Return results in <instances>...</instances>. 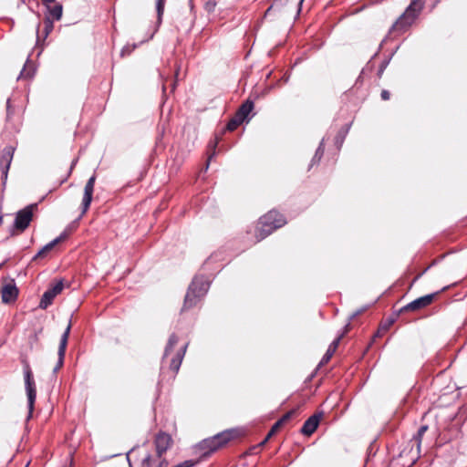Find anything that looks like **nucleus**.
<instances>
[{
	"mask_svg": "<svg viewBox=\"0 0 467 467\" xmlns=\"http://www.w3.org/2000/svg\"><path fill=\"white\" fill-rule=\"evenodd\" d=\"M210 288V281L204 275H196L190 284L183 301L182 312L196 306Z\"/></svg>",
	"mask_w": 467,
	"mask_h": 467,
	"instance_id": "f257e3e1",
	"label": "nucleus"
},
{
	"mask_svg": "<svg viewBox=\"0 0 467 467\" xmlns=\"http://www.w3.org/2000/svg\"><path fill=\"white\" fill-rule=\"evenodd\" d=\"M23 364V373L25 379V389L27 396V408L28 415L26 420H29L32 417L35 402L36 399V387L34 379L33 371L26 358L21 360Z\"/></svg>",
	"mask_w": 467,
	"mask_h": 467,
	"instance_id": "f03ea898",
	"label": "nucleus"
},
{
	"mask_svg": "<svg viewBox=\"0 0 467 467\" xmlns=\"http://www.w3.org/2000/svg\"><path fill=\"white\" fill-rule=\"evenodd\" d=\"M234 439V429H228L222 431L210 439L203 440L200 446L206 451L203 452L202 456L206 457L213 451H216L220 447L223 446L226 442Z\"/></svg>",
	"mask_w": 467,
	"mask_h": 467,
	"instance_id": "7ed1b4c3",
	"label": "nucleus"
},
{
	"mask_svg": "<svg viewBox=\"0 0 467 467\" xmlns=\"http://www.w3.org/2000/svg\"><path fill=\"white\" fill-rule=\"evenodd\" d=\"M226 130L234 131V119H229L225 128L222 129L221 132H216L215 135H214V139L210 140V142L208 143V146H207V161H206V163H205V167L201 171V172L202 171H206L208 170L210 162H211V160L216 154L217 145H218L219 141L222 140V136L223 135V133Z\"/></svg>",
	"mask_w": 467,
	"mask_h": 467,
	"instance_id": "20e7f679",
	"label": "nucleus"
},
{
	"mask_svg": "<svg viewBox=\"0 0 467 467\" xmlns=\"http://www.w3.org/2000/svg\"><path fill=\"white\" fill-rule=\"evenodd\" d=\"M36 204H30L16 213L13 228L19 232H24L30 224L33 218V209Z\"/></svg>",
	"mask_w": 467,
	"mask_h": 467,
	"instance_id": "39448f33",
	"label": "nucleus"
},
{
	"mask_svg": "<svg viewBox=\"0 0 467 467\" xmlns=\"http://www.w3.org/2000/svg\"><path fill=\"white\" fill-rule=\"evenodd\" d=\"M39 29H40V23L37 24L36 28V47H40V50L37 53V57H39L41 55L43 48H44V45H45L44 42L54 29V23L49 16H46L44 17V30H43L42 36L39 34Z\"/></svg>",
	"mask_w": 467,
	"mask_h": 467,
	"instance_id": "423d86ee",
	"label": "nucleus"
},
{
	"mask_svg": "<svg viewBox=\"0 0 467 467\" xmlns=\"http://www.w3.org/2000/svg\"><path fill=\"white\" fill-rule=\"evenodd\" d=\"M64 284L62 280L57 281L54 285L49 287L43 295L39 302V308L47 309L52 305L54 298L62 292Z\"/></svg>",
	"mask_w": 467,
	"mask_h": 467,
	"instance_id": "0eeeda50",
	"label": "nucleus"
},
{
	"mask_svg": "<svg viewBox=\"0 0 467 467\" xmlns=\"http://www.w3.org/2000/svg\"><path fill=\"white\" fill-rule=\"evenodd\" d=\"M71 327H72V323H71V319H70L67 327H66V329L60 338L58 351H57L58 359H57L56 367L53 369L54 373H57L62 368V366L64 364V358H65V354H66V349H67V340H68V337L70 334Z\"/></svg>",
	"mask_w": 467,
	"mask_h": 467,
	"instance_id": "6e6552de",
	"label": "nucleus"
},
{
	"mask_svg": "<svg viewBox=\"0 0 467 467\" xmlns=\"http://www.w3.org/2000/svg\"><path fill=\"white\" fill-rule=\"evenodd\" d=\"M15 148L13 146H6L2 150L0 155V169L2 171V180L5 184L7 179L8 171L13 160Z\"/></svg>",
	"mask_w": 467,
	"mask_h": 467,
	"instance_id": "1a4fd4ad",
	"label": "nucleus"
},
{
	"mask_svg": "<svg viewBox=\"0 0 467 467\" xmlns=\"http://www.w3.org/2000/svg\"><path fill=\"white\" fill-rule=\"evenodd\" d=\"M96 182V175L93 174L86 182V185L84 187V194L81 203V215L85 214L92 202L93 199V192H94V186Z\"/></svg>",
	"mask_w": 467,
	"mask_h": 467,
	"instance_id": "9d476101",
	"label": "nucleus"
},
{
	"mask_svg": "<svg viewBox=\"0 0 467 467\" xmlns=\"http://www.w3.org/2000/svg\"><path fill=\"white\" fill-rule=\"evenodd\" d=\"M285 223V221L281 214L275 211H270L260 218L259 224H262L263 227L270 226L273 227V229H276L284 225Z\"/></svg>",
	"mask_w": 467,
	"mask_h": 467,
	"instance_id": "9b49d317",
	"label": "nucleus"
},
{
	"mask_svg": "<svg viewBox=\"0 0 467 467\" xmlns=\"http://www.w3.org/2000/svg\"><path fill=\"white\" fill-rule=\"evenodd\" d=\"M172 443L171 437L165 432H159L154 440L156 455H160L163 457V454L167 451V450L171 447Z\"/></svg>",
	"mask_w": 467,
	"mask_h": 467,
	"instance_id": "f8f14e48",
	"label": "nucleus"
},
{
	"mask_svg": "<svg viewBox=\"0 0 467 467\" xmlns=\"http://www.w3.org/2000/svg\"><path fill=\"white\" fill-rule=\"evenodd\" d=\"M422 7L423 3L420 0H413L411 4L409 5V7L406 9L402 17H400L399 23L410 24L415 19L420 11L422 9Z\"/></svg>",
	"mask_w": 467,
	"mask_h": 467,
	"instance_id": "ddd939ff",
	"label": "nucleus"
},
{
	"mask_svg": "<svg viewBox=\"0 0 467 467\" xmlns=\"http://www.w3.org/2000/svg\"><path fill=\"white\" fill-rule=\"evenodd\" d=\"M324 413L322 411L314 414L309 417L305 422L301 429V432L304 435L310 436L318 427L320 420H322Z\"/></svg>",
	"mask_w": 467,
	"mask_h": 467,
	"instance_id": "4468645a",
	"label": "nucleus"
},
{
	"mask_svg": "<svg viewBox=\"0 0 467 467\" xmlns=\"http://www.w3.org/2000/svg\"><path fill=\"white\" fill-rule=\"evenodd\" d=\"M434 295H427L422 297H420L411 303L408 304L404 307H402L399 314L404 312V311H415L419 310L422 307H425L426 306L430 305L433 300Z\"/></svg>",
	"mask_w": 467,
	"mask_h": 467,
	"instance_id": "2eb2a0df",
	"label": "nucleus"
},
{
	"mask_svg": "<svg viewBox=\"0 0 467 467\" xmlns=\"http://www.w3.org/2000/svg\"><path fill=\"white\" fill-rule=\"evenodd\" d=\"M18 296V289L14 283V280L11 283L5 285L2 288V301L5 304L12 303L16 301Z\"/></svg>",
	"mask_w": 467,
	"mask_h": 467,
	"instance_id": "dca6fc26",
	"label": "nucleus"
},
{
	"mask_svg": "<svg viewBox=\"0 0 467 467\" xmlns=\"http://www.w3.org/2000/svg\"><path fill=\"white\" fill-rule=\"evenodd\" d=\"M168 461L156 454H148L141 462L140 467H167Z\"/></svg>",
	"mask_w": 467,
	"mask_h": 467,
	"instance_id": "f3484780",
	"label": "nucleus"
},
{
	"mask_svg": "<svg viewBox=\"0 0 467 467\" xmlns=\"http://www.w3.org/2000/svg\"><path fill=\"white\" fill-rule=\"evenodd\" d=\"M67 238V233L64 231L59 236L44 245L38 253L33 257V260L44 257L48 252H50L57 244L63 242Z\"/></svg>",
	"mask_w": 467,
	"mask_h": 467,
	"instance_id": "a211bd4d",
	"label": "nucleus"
},
{
	"mask_svg": "<svg viewBox=\"0 0 467 467\" xmlns=\"http://www.w3.org/2000/svg\"><path fill=\"white\" fill-rule=\"evenodd\" d=\"M188 344H185L183 347H182L175 356L171 358L170 363V368L174 372L177 373L180 369V367L182 365L183 357L185 355L186 349H187Z\"/></svg>",
	"mask_w": 467,
	"mask_h": 467,
	"instance_id": "6ab92c4d",
	"label": "nucleus"
},
{
	"mask_svg": "<svg viewBox=\"0 0 467 467\" xmlns=\"http://www.w3.org/2000/svg\"><path fill=\"white\" fill-rule=\"evenodd\" d=\"M30 57H31V54L28 55L26 64L24 65V67L22 68V70L18 76V78L30 79L34 77V75L36 73V67L32 63Z\"/></svg>",
	"mask_w": 467,
	"mask_h": 467,
	"instance_id": "aec40b11",
	"label": "nucleus"
},
{
	"mask_svg": "<svg viewBox=\"0 0 467 467\" xmlns=\"http://www.w3.org/2000/svg\"><path fill=\"white\" fill-rule=\"evenodd\" d=\"M399 315L400 314L398 313L394 317H390L386 321L380 323L378 331L373 337V340L375 339V337H381L385 332H387L389 328L394 324V322L396 321V317Z\"/></svg>",
	"mask_w": 467,
	"mask_h": 467,
	"instance_id": "412c9836",
	"label": "nucleus"
},
{
	"mask_svg": "<svg viewBox=\"0 0 467 467\" xmlns=\"http://www.w3.org/2000/svg\"><path fill=\"white\" fill-rule=\"evenodd\" d=\"M49 15L54 20H60L63 16V5L61 3H56L54 6L47 5Z\"/></svg>",
	"mask_w": 467,
	"mask_h": 467,
	"instance_id": "4be33fe9",
	"label": "nucleus"
},
{
	"mask_svg": "<svg viewBox=\"0 0 467 467\" xmlns=\"http://www.w3.org/2000/svg\"><path fill=\"white\" fill-rule=\"evenodd\" d=\"M166 0H156V13H157V20H156V31L159 29L162 23V17L164 14Z\"/></svg>",
	"mask_w": 467,
	"mask_h": 467,
	"instance_id": "5701e85b",
	"label": "nucleus"
},
{
	"mask_svg": "<svg viewBox=\"0 0 467 467\" xmlns=\"http://www.w3.org/2000/svg\"><path fill=\"white\" fill-rule=\"evenodd\" d=\"M254 109V102L251 99H247L243 105L240 107L237 113H235V117H248L251 111Z\"/></svg>",
	"mask_w": 467,
	"mask_h": 467,
	"instance_id": "b1692460",
	"label": "nucleus"
},
{
	"mask_svg": "<svg viewBox=\"0 0 467 467\" xmlns=\"http://www.w3.org/2000/svg\"><path fill=\"white\" fill-rule=\"evenodd\" d=\"M179 337L176 334H171L168 339V343L165 347L162 360H164L171 353L174 346L178 343Z\"/></svg>",
	"mask_w": 467,
	"mask_h": 467,
	"instance_id": "393cba45",
	"label": "nucleus"
},
{
	"mask_svg": "<svg viewBox=\"0 0 467 467\" xmlns=\"http://www.w3.org/2000/svg\"><path fill=\"white\" fill-rule=\"evenodd\" d=\"M428 430V426L427 425H424V426H421L417 433V436L415 437L416 441H417V451H418V453L420 452V445H421V440H422V435L425 433V431Z\"/></svg>",
	"mask_w": 467,
	"mask_h": 467,
	"instance_id": "a878e982",
	"label": "nucleus"
},
{
	"mask_svg": "<svg viewBox=\"0 0 467 467\" xmlns=\"http://www.w3.org/2000/svg\"><path fill=\"white\" fill-rule=\"evenodd\" d=\"M273 227H263L262 224H260V227L258 228V231H259V235L258 237L260 239H264L265 236H267L268 234H270L273 231Z\"/></svg>",
	"mask_w": 467,
	"mask_h": 467,
	"instance_id": "bb28decb",
	"label": "nucleus"
},
{
	"mask_svg": "<svg viewBox=\"0 0 467 467\" xmlns=\"http://www.w3.org/2000/svg\"><path fill=\"white\" fill-rule=\"evenodd\" d=\"M215 6H216V1L215 0H208L204 4V9L208 13L214 12Z\"/></svg>",
	"mask_w": 467,
	"mask_h": 467,
	"instance_id": "cd10ccee",
	"label": "nucleus"
},
{
	"mask_svg": "<svg viewBox=\"0 0 467 467\" xmlns=\"http://www.w3.org/2000/svg\"><path fill=\"white\" fill-rule=\"evenodd\" d=\"M198 463V461L187 460L172 467H194Z\"/></svg>",
	"mask_w": 467,
	"mask_h": 467,
	"instance_id": "c85d7f7f",
	"label": "nucleus"
},
{
	"mask_svg": "<svg viewBox=\"0 0 467 467\" xmlns=\"http://www.w3.org/2000/svg\"><path fill=\"white\" fill-rule=\"evenodd\" d=\"M296 410H292L286 412L277 422H280V425L283 426L287 420L291 419V417L295 414Z\"/></svg>",
	"mask_w": 467,
	"mask_h": 467,
	"instance_id": "c756f323",
	"label": "nucleus"
},
{
	"mask_svg": "<svg viewBox=\"0 0 467 467\" xmlns=\"http://www.w3.org/2000/svg\"><path fill=\"white\" fill-rule=\"evenodd\" d=\"M282 426L280 425V422H275L270 431L268 432V434L266 435V440H269L273 435H275L278 431L279 429L281 428Z\"/></svg>",
	"mask_w": 467,
	"mask_h": 467,
	"instance_id": "7c9ffc66",
	"label": "nucleus"
},
{
	"mask_svg": "<svg viewBox=\"0 0 467 467\" xmlns=\"http://www.w3.org/2000/svg\"><path fill=\"white\" fill-rule=\"evenodd\" d=\"M344 337V334H341L331 345H330V348H332L333 350L336 351V349L338 347V344L340 342V340Z\"/></svg>",
	"mask_w": 467,
	"mask_h": 467,
	"instance_id": "2f4dec72",
	"label": "nucleus"
},
{
	"mask_svg": "<svg viewBox=\"0 0 467 467\" xmlns=\"http://www.w3.org/2000/svg\"><path fill=\"white\" fill-rule=\"evenodd\" d=\"M334 352H335V350H333L332 348H329L323 358V362H327L333 356Z\"/></svg>",
	"mask_w": 467,
	"mask_h": 467,
	"instance_id": "473e14b6",
	"label": "nucleus"
},
{
	"mask_svg": "<svg viewBox=\"0 0 467 467\" xmlns=\"http://www.w3.org/2000/svg\"><path fill=\"white\" fill-rule=\"evenodd\" d=\"M135 47H136L135 45L133 46V47H132V48H130V47H124L121 49V51H120V56H121V57H124V56H126V55L130 54V53L132 51V49H134V48H135Z\"/></svg>",
	"mask_w": 467,
	"mask_h": 467,
	"instance_id": "72a5a7b5",
	"label": "nucleus"
},
{
	"mask_svg": "<svg viewBox=\"0 0 467 467\" xmlns=\"http://www.w3.org/2000/svg\"><path fill=\"white\" fill-rule=\"evenodd\" d=\"M380 97L383 100H389L390 98V93L388 90L383 89L380 93Z\"/></svg>",
	"mask_w": 467,
	"mask_h": 467,
	"instance_id": "f704fd0d",
	"label": "nucleus"
},
{
	"mask_svg": "<svg viewBox=\"0 0 467 467\" xmlns=\"http://www.w3.org/2000/svg\"><path fill=\"white\" fill-rule=\"evenodd\" d=\"M12 114H14V112L11 111L10 99H8L6 100V117H10Z\"/></svg>",
	"mask_w": 467,
	"mask_h": 467,
	"instance_id": "c9c22d12",
	"label": "nucleus"
},
{
	"mask_svg": "<svg viewBox=\"0 0 467 467\" xmlns=\"http://www.w3.org/2000/svg\"><path fill=\"white\" fill-rule=\"evenodd\" d=\"M244 119H235V122H234L235 128H237L239 125H241Z\"/></svg>",
	"mask_w": 467,
	"mask_h": 467,
	"instance_id": "e433bc0d",
	"label": "nucleus"
},
{
	"mask_svg": "<svg viewBox=\"0 0 467 467\" xmlns=\"http://www.w3.org/2000/svg\"><path fill=\"white\" fill-rule=\"evenodd\" d=\"M42 2L44 3V5H47L56 3V0H42Z\"/></svg>",
	"mask_w": 467,
	"mask_h": 467,
	"instance_id": "4c0bfd02",
	"label": "nucleus"
},
{
	"mask_svg": "<svg viewBox=\"0 0 467 467\" xmlns=\"http://www.w3.org/2000/svg\"><path fill=\"white\" fill-rule=\"evenodd\" d=\"M349 328H350V325H349V324H348V325L346 326L345 330H344V332H343L342 334H344V335H345V334L349 330Z\"/></svg>",
	"mask_w": 467,
	"mask_h": 467,
	"instance_id": "58836bf2",
	"label": "nucleus"
},
{
	"mask_svg": "<svg viewBox=\"0 0 467 467\" xmlns=\"http://www.w3.org/2000/svg\"><path fill=\"white\" fill-rule=\"evenodd\" d=\"M385 67H386L385 65H382V66H381V67H380V69H379V75H380V74H382V72H383V70H384Z\"/></svg>",
	"mask_w": 467,
	"mask_h": 467,
	"instance_id": "ea45409f",
	"label": "nucleus"
},
{
	"mask_svg": "<svg viewBox=\"0 0 467 467\" xmlns=\"http://www.w3.org/2000/svg\"><path fill=\"white\" fill-rule=\"evenodd\" d=\"M189 4H190V6H191V10L193 9V2L192 0H189Z\"/></svg>",
	"mask_w": 467,
	"mask_h": 467,
	"instance_id": "a19ab883",
	"label": "nucleus"
},
{
	"mask_svg": "<svg viewBox=\"0 0 467 467\" xmlns=\"http://www.w3.org/2000/svg\"><path fill=\"white\" fill-rule=\"evenodd\" d=\"M269 440H266V438L265 440H263V441L260 443V445H265Z\"/></svg>",
	"mask_w": 467,
	"mask_h": 467,
	"instance_id": "79ce46f5",
	"label": "nucleus"
},
{
	"mask_svg": "<svg viewBox=\"0 0 467 467\" xmlns=\"http://www.w3.org/2000/svg\"><path fill=\"white\" fill-rule=\"evenodd\" d=\"M18 1H19L20 5H25L26 4V0H18Z\"/></svg>",
	"mask_w": 467,
	"mask_h": 467,
	"instance_id": "37998d69",
	"label": "nucleus"
},
{
	"mask_svg": "<svg viewBox=\"0 0 467 467\" xmlns=\"http://www.w3.org/2000/svg\"><path fill=\"white\" fill-rule=\"evenodd\" d=\"M303 1L304 0H300L299 3H298V5H299V8L301 7L302 4H303Z\"/></svg>",
	"mask_w": 467,
	"mask_h": 467,
	"instance_id": "c03bdc74",
	"label": "nucleus"
},
{
	"mask_svg": "<svg viewBox=\"0 0 467 467\" xmlns=\"http://www.w3.org/2000/svg\"><path fill=\"white\" fill-rule=\"evenodd\" d=\"M2 222H3V217L0 216V224L2 223Z\"/></svg>",
	"mask_w": 467,
	"mask_h": 467,
	"instance_id": "a18cd8bd",
	"label": "nucleus"
}]
</instances>
